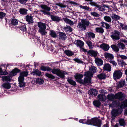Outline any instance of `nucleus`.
I'll use <instances>...</instances> for the list:
<instances>
[{
  "mask_svg": "<svg viewBox=\"0 0 127 127\" xmlns=\"http://www.w3.org/2000/svg\"><path fill=\"white\" fill-rule=\"evenodd\" d=\"M2 87L7 89H9L11 88L10 84L9 83H5L2 85Z\"/></svg>",
  "mask_w": 127,
  "mask_h": 127,
  "instance_id": "7c9ffc66",
  "label": "nucleus"
},
{
  "mask_svg": "<svg viewBox=\"0 0 127 127\" xmlns=\"http://www.w3.org/2000/svg\"><path fill=\"white\" fill-rule=\"evenodd\" d=\"M79 7L81 8L87 10H89L90 9V7L86 6H83L80 5Z\"/></svg>",
  "mask_w": 127,
  "mask_h": 127,
  "instance_id": "4d7b16f0",
  "label": "nucleus"
},
{
  "mask_svg": "<svg viewBox=\"0 0 127 127\" xmlns=\"http://www.w3.org/2000/svg\"><path fill=\"white\" fill-rule=\"evenodd\" d=\"M63 19L64 22L67 24H69L70 25H72L74 24V23L72 21L68 18H63Z\"/></svg>",
  "mask_w": 127,
  "mask_h": 127,
  "instance_id": "b1692460",
  "label": "nucleus"
},
{
  "mask_svg": "<svg viewBox=\"0 0 127 127\" xmlns=\"http://www.w3.org/2000/svg\"><path fill=\"white\" fill-rule=\"evenodd\" d=\"M20 29L21 30L23 31H26V25H24L20 27Z\"/></svg>",
  "mask_w": 127,
  "mask_h": 127,
  "instance_id": "0e129e2a",
  "label": "nucleus"
},
{
  "mask_svg": "<svg viewBox=\"0 0 127 127\" xmlns=\"http://www.w3.org/2000/svg\"><path fill=\"white\" fill-rule=\"evenodd\" d=\"M93 103L94 105L98 107L100 106L101 104L100 102L96 100L94 101Z\"/></svg>",
  "mask_w": 127,
  "mask_h": 127,
  "instance_id": "3c124183",
  "label": "nucleus"
},
{
  "mask_svg": "<svg viewBox=\"0 0 127 127\" xmlns=\"http://www.w3.org/2000/svg\"><path fill=\"white\" fill-rule=\"evenodd\" d=\"M87 52L90 55L94 57H96L97 54V52L93 50H90L88 51H87V52Z\"/></svg>",
  "mask_w": 127,
  "mask_h": 127,
  "instance_id": "412c9836",
  "label": "nucleus"
},
{
  "mask_svg": "<svg viewBox=\"0 0 127 127\" xmlns=\"http://www.w3.org/2000/svg\"><path fill=\"white\" fill-rule=\"evenodd\" d=\"M41 69L44 71H51L53 74H56L57 76L62 78H64L65 76L64 75L67 74L66 72L59 69H52L48 67L42 66L41 67Z\"/></svg>",
  "mask_w": 127,
  "mask_h": 127,
  "instance_id": "f03ea898",
  "label": "nucleus"
},
{
  "mask_svg": "<svg viewBox=\"0 0 127 127\" xmlns=\"http://www.w3.org/2000/svg\"><path fill=\"white\" fill-rule=\"evenodd\" d=\"M28 1V0H19V2L21 4L25 3Z\"/></svg>",
  "mask_w": 127,
  "mask_h": 127,
  "instance_id": "774afa93",
  "label": "nucleus"
},
{
  "mask_svg": "<svg viewBox=\"0 0 127 127\" xmlns=\"http://www.w3.org/2000/svg\"><path fill=\"white\" fill-rule=\"evenodd\" d=\"M97 8H98V10L100 11H103L105 10V6L104 5H98Z\"/></svg>",
  "mask_w": 127,
  "mask_h": 127,
  "instance_id": "2f4dec72",
  "label": "nucleus"
},
{
  "mask_svg": "<svg viewBox=\"0 0 127 127\" xmlns=\"http://www.w3.org/2000/svg\"><path fill=\"white\" fill-rule=\"evenodd\" d=\"M45 76L47 77L52 79H54L55 78V77L52 74L48 73H46L45 74Z\"/></svg>",
  "mask_w": 127,
  "mask_h": 127,
  "instance_id": "8fccbe9b",
  "label": "nucleus"
},
{
  "mask_svg": "<svg viewBox=\"0 0 127 127\" xmlns=\"http://www.w3.org/2000/svg\"><path fill=\"white\" fill-rule=\"evenodd\" d=\"M126 83L124 80H122L119 83V86L120 87H122L123 86L125 85Z\"/></svg>",
  "mask_w": 127,
  "mask_h": 127,
  "instance_id": "5fc2aeb1",
  "label": "nucleus"
},
{
  "mask_svg": "<svg viewBox=\"0 0 127 127\" xmlns=\"http://www.w3.org/2000/svg\"><path fill=\"white\" fill-rule=\"evenodd\" d=\"M111 17L113 20H117L120 19L119 16L115 14L112 15Z\"/></svg>",
  "mask_w": 127,
  "mask_h": 127,
  "instance_id": "603ef678",
  "label": "nucleus"
},
{
  "mask_svg": "<svg viewBox=\"0 0 127 127\" xmlns=\"http://www.w3.org/2000/svg\"><path fill=\"white\" fill-rule=\"evenodd\" d=\"M89 4L92 6H95L96 7L98 5L96 3L92 1H91L90 2Z\"/></svg>",
  "mask_w": 127,
  "mask_h": 127,
  "instance_id": "052dcab7",
  "label": "nucleus"
},
{
  "mask_svg": "<svg viewBox=\"0 0 127 127\" xmlns=\"http://www.w3.org/2000/svg\"><path fill=\"white\" fill-rule=\"evenodd\" d=\"M59 38L62 40H64L67 38L66 34L64 33L60 32L59 34Z\"/></svg>",
  "mask_w": 127,
  "mask_h": 127,
  "instance_id": "393cba45",
  "label": "nucleus"
},
{
  "mask_svg": "<svg viewBox=\"0 0 127 127\" xmlns=\"http://www.w3.org/2000/svg\"><path fill=\"white\" fill-rule=\"evenodd\" d=\"M35 82L36 83L38 84H42L43 83L44 80L42 79L39 78H37L35 80Z\"/></svg>",
  "mask_w": 127,
  "mask_h": 127,
  "instance_id": "58836bf2",
  "label": "nucleus"
},
{
  "mask_svg": "<svg viewBox=\"0 0 127 127\" xmlns=\"http://www.w3.org/2000/svg\"><path fill=\"white\" fill-rule=\"evenodd\" d=\"M86 36L89 38L91 39V38H94L95 37V34L92 32H87L86 34Z\"/></svg>",
  "mask_w": 127,
  "mask_h": 127,
  "instance_id": "4be33fe9",
  "label": "nucleus"
},
{
  "mask_svg": "<svg viewBox=\"0 0 127 127\" xmlns=\"http://www.w3.org/2000/svg\"><path fill=\"white\" fill-rule=\"evenodd\" d=\"M105 57L107 59L112 60L113 59L114 56L112 54L107 53L104 54Z\"/></svg>",
  "mask_w": 127,
  "mask_h": 127,
  "instance_id": "a211bd4d",
  "label": "nucleus"
},
{
  "mask_svg": "<svg viewBox=\"0 0 127 127\" xmlns=\"http://www.w3.org/2000/svg\"><path fill=\"white\" fill-rule=\"evenodd\" d=\"M64 29L65 32L69 31L71 32L72 30V29L70 27L68 26H66L64 27Z\"/></svg>",
  "mask_w": 127,
  "mask_h": 127,
  "instance_id": "79ce46f5",
  "label": "nucleus"
},
{
  "mask_svg": "<svg viewBox=\"0 0 127 127\" xmlns=\"http://www.w3.org/2000/svg\"><path fill=\"white\" fill-rule=\"evenodd\" d=\"M95 30L96 32L100 33H103L104 32V30L101 27L96 28Z\"/></svg>",
  "mask_w": 127,
  "mask_h": 127,
  "instance_id": "cd10ccee",
  "label": "nucleus"
},
{
  "mask_svg": "<svg viewBox=\"0 0 127 127\" xmlns=\"http://www.w3.org/2000/svg\"><path fill=\"white\" fill-rule=\"evenodd\" d=\"M2 80L3 81H10L11 80L10 77L8 76H4L2 77Z\"/></svg>",
  "mask_w": 127,
  "mask_h": 127,
  "instance_id": "49530a36",
  "label": "nucleus"
},
{
  "mask_svg": "<svg viewBox=\"0 0 127 127\" xmlns=\"http://www.w3.org/2000/svg\"><path fill=\"white\" fill-rule=\"evenodd\" d=\"M111 66L109 64H104L103 67V70L108 71H110L111 70Z\"/></svg>",
  "mask_w": 127,
  "mask_h": 127,
  "instance_id": "f8f14e48",
  "label": "nucleus"
},
{
  "mask_svg": "<svg viewBox=\"0 0 127 127\" xmlns=\"http://www.w3.org/2000/svg\"><path fill=\"white\" fill-rule=\"evenodd\" d=\"M81 22L85 26H88L90 24L89 21L86 20H82Z\"/></svg>",
  "mask_w": 127,
  "mask_h": 127,
  "instance_id": "37998d69",
  "label": "nucleus"
},
{
  "mask_svg": "<svg viewBox=\"0 0 127 127\" xmlns=\"http://www.w3.org/2000/svg\"><path fill=\"white\" fill-rule=\"evenodd\" d=\"M6 14L2 12H0V18L1 19H2L5 17Z\"/></svg>",
  "mask_w": 127,
  "mask_h": 127,
  "instance_id": "680f3d73",
  "label": "nucleus"
},
{
  "mask_svg": "<svg viewBox=\"0 0 127 127\" xmlns=\"http://www.w3.org/2000/svg\"><path fill=\"white\" fill-rule=\"evenodd\" d=\"M41 7L43 10H41L40 11L43 13L44 15L47 14L48 16L50 15V13L49 11L51 10L50 8L46 5H42L40 6Z\"/></svg>",
  "mask_w": 127,
  "mask_h": 127,
  "instance_id": "423d86ee",
  "label": "nucleus"
},
{
  "mask_svg": "<svg viewBox=\"0 0 127 127\" xmlns=\"http://www.w3.org/2000/svg\"><path fill=\"white\" fill-rule=\"evenodd\" d=\"M120 32L116 30H114L111 32L110 36L114 41L119 40L120 39Z\"/></svg>",
  "mask_w": 127,
  "mask_h": 127,
  "instance_id": "0eeeda50",
  "label": "nucleus"
},
{
  "mask_svg": "<svg viewBox=\"0 0 127 127\" xmlns=\"http://www.w3.org/2000/svg\"><path fill=\"white\" fill-rule=\"evenodd\" d=\"M111 47L115 51L118 52L119 49L118 47L116 45H113L111 46Z\"/></svg>",
  "mask_w": 127,
  "mask_h": 127,
  "instance_id": "c03bdc74",
  "label": "nucleus"
},
{
  "mask_svg": "<svg viewBox=\"0 0 127 127\" xmlns=\"http://www.w3.org/2000/svg\"><path fill=\"white\" fill-rule=\"evenodd\" d=\"M18 21L17 20L12 19L11 20V24L12 25L15 26L18 24Z\"/></svg>",
  "mask_w": 127,
  "mask_h": 127,
  "instance_id": "a19ab883",
  "label": "nucleus"
},
{
  "mask_svg": "<svg viewBox=\"0 0 127 127\" xmlns=\"http://www.w3.org/2000/svg\"><path fill=\"white\" fill-rule=\"evenodd\" d=\"M117 106V104H116V102L114 101L112 102V104H111L109 105L110 107H113Z\"/></svg>",
  "mask_w": 127,
  "mask_h": 127,
  "instance_id": "e2e57ef3",
  "label": "nucleus"
},
{
  "mask_svg": "<svg viewBox=\"0 0 127 127\" xmlns=\"http://www.w3.org/2000/svg\"><path fill=\"white\" fill-rule=\"evenodd\" d=\"M66 54L68 56H71L73 55V53L71 51L69 50H66L64 51Z\"/></svg>",
  "mask_w": 127,
  "mask_h": 127,
  "instance_id": "e433bc0d",
  "label": "nucleus"
},
{
  "mask_svg": "<svg viewBox=\"0 0 127 127\" xmlns=\"http://www.w3.org/2000/svg\"><path fill=\"white\" fill-rule=\"evenodd\" d=\"M98 78L100 79H102L105 78L106 75L104 73H101L97 75Z\"/></svg>",
  "mask_w": 127,
  "mask_h": 127,
  "instance_id": "de8ad7c7",
  "label": "nucleus"
},
{
  "mask_svg": "<svg viewBox=\"0 0 127 127\" xmlns=\"http://www.w3.org/2000/svg\"><path fill=\"white\" fill-rule=\"evenodd\" d=\"M28 72L27 71H23L20 73V76L18 78L19 86L20 87H24L25 84L24 82V77L27 76Z\"/></svg>",
  "mask_w": 127,
  "mask_h": 127,
  "instance_id": "20e7f679",
  "label": "nucleus"
},
{
  "mask_svg": "<svg viewBox=\"0 0 127 127\" xmlns=\"http://www.w3.org/2000/svg\"><path fill=\"white\" fill-rule=\"evenodd\" d=\"M38 26L39 28L38 32L40 33L42 35H45L47 33L45 30L46 28V27L45 24L39 22L38 23Z\"/></svg>",
  "mask_w": 127,
  "mask_h": 127,
  "instance_id": "39448f33",
  "label": "nucleus"
},
{
  "mask_svg": "<svg viewBox=\"0 0 127 127\" xmlns=\"http://www.w3.org/2000/svg\"><path fill=\"white\" fill-rule=\"evenodd\" d=\"M49 34L51 37L54 38H55L57 36L56 32L53 30L50 31V32L49 33Z\"/></svg>",
  "mask_w": 127,
  "mask_h": 127,
  "instance_id": "4c0bfd02",
  "label": "nucleus"
},
{
  "mask_svg": "<svg viewBox=\"0 0 127 127\" xmlns=\"http://www.w3.org/2000/svg\"><path fill=\"white\" fill-rule=\"evenodd\" d=\"M86 77H88L91 78L93 76V74L90 71H88L85 72L84 75Z\"/></svg>",
  "mask_w": 127,
  "mask_h": 127,
  "instance_id": "a878e982",
  "label": "nucleus"
},
{
  "mask_svg": "<svg viewBox=\"0 0 127 127\" xmlns=\"http://www.w3.org/2000/svg\"><path fill=\"white\" fill-rule=\"evenodd\" d=\"M127 107V100L122 102L118 106L119 109H113L111 111V118L112 120H114L115 117L118 115L120 114L123 111L122 109Z\"/></svg>",
  "mask_w": 127,
  "mask_h": 127,
  "instance_id": "f257e3e1",
  "label": "nucleus"
},
{
  "mask_svg": "<svg viewBox=\"0 0 127 127\" xmlns=\"http://www.w3.org/2000/svg\"><path fill=\"white\" fill-rule=\"evenodd\" d=\"M89 70L92 73H95L96 72L97 69L95 66H92L89 68Z\"/></svg>",
  "mask_w": 127,
  "mask_h": 127,
  "instance_id": "ea45409f",
  "label": "nucleus"
},
{
  "mask_svg": "<svg viewBox=\"0 0 127 127\" xmlns=\"http://www.w3.org/2000/svg\"><path fill=\"white\" fill-rule=\"evenodd\" d=\"M75 78L76 79V80L79 83L82 84L83 80L81 79L83 77V75L82 74H77L74 76Z\"/></svg>",
  "mask_w": 127,
  "mask_h": 127,
  "instance_id": "9b49d317",
  "label": "nucleus"
},
{
  "mask_svg": "<svg viewBox=\"0 0 127 127\" xmlns=\"http://www.w3.org/2000/svg\"><path fill=\"white\" fill-rule=\"evenodd\" d=\"M79 122L82 123L93 125L98 127H100L101 124V120L96 117L92 118L91 120L86 119H80Z\"/></svg>",
  "mask_w": 127,
  "mask_h": 127,
  "instance_id": "7ed1b4c3",
  "label": "nucleus"
},
{
  "mask_svg": "<svg viewBox=\"0 0 127 127\" xmlns=\"http://www.w3.org/2000/svg\"><path fill=\"white\" fill-rule=\"evenodd\" d=\"M91 14L92 15L96 17L99 16V14L96 12H92L91 13Z\"/></svg>",
  "mask_w": 127,
  "mask_h": 127,
  "instance_id": "bf43d9fd",
  "label": "nucleus"
},
{
  "mask_svg": "<svg viewBox=\"0 0 127 127\" xmlns=\"http://www.w3.org/2000/svg\"><path fill=\"white\" fill-rule=\"evenodd\" d=\"M25 18L29 24H31L33 22V17L31 16L27 15L25 17Z\"/></svg>",
  "mask_w": 127,
  "mask_h": 127,
  "instance_id": "ddd939ff",
  "label": "nucleus"
},
{
  "mask_svg": "<svg viewBox=\"0 0 127 127\" xmlns=\"http://www.w3.org/2000/svg\"><path fill=\"white\" fill-rule=\"evenodd\" d=\"M67 81L69 84L73 86H75L76 85V83L75 81L73 80L71 78H67Z\"/></svg>",
  "mask_w": 127,
  "mask_h": 127,
  "instance_id": "c85d7f7f",
  "label": "nucleus"
},
{
  "mask_svg": "<svg viewBox=\"0 0 127 127\" xmlns=\"http://www.w3.org/2000/svg\"><path fill=\"white\" fill-rule=\"evenodd\" d=\"M86 43L87 44L90 49H92L93 48L94 46L92 45V42L90 41H87L86 42Z\"/></svg>",
  "mask_w": 127,
  "mask_h": 127,
  "instance_id": "09e8293b",
  "label": "nucleus"
},
{
  "mask_svg": "<svg viewBox=\"0 0 127 127\" xmlns=\"http://www.w3.org/2000/svg\"><path fill=\"white\" fill-rule=\"evenodd\" d=\"M34 74L37 75L38 76H40L41 74V72L38 69H35L32 72Z\"/></svg>",
  "mask_w": 127,
  "mask_h": 127,
  "instance_id": "864d4df0",
  "label": "nucleus"
},
{
  "mask_svg": "<svg viewBox=\"0 0 127 127\" xmlns=\"http://www.w3.org/2000/svg\"><path fill=\"white\" fill-rule=\"evenodd\" d=\"M84 42L80 40H76V44L77 47H79L80 48V51H83L84 52H87V50L82 47L84 46Z\"/></svg>",
  "mask_w": 127,
  "mask_h": 127,
  "instance_id": "6e6552de",
  "label": "nucleus"
},
{
  "mask_svg": "<svg viewBox=\"0 0 127 127\" xmlns=\"http://www.w3.org/2000/svg\"><path fill=\"white\" fill-rule=\"evenodd\" d=\"M104 19L106 22H110L111 21V17L108 16H105L104 17Z\"/></svg>",
  "mask_w": 127,
  "mask_h": 127,
  "instance_id": "a18cd8bd",
  "label": "nucleus"
},
{
  "mask_svg": "<svg viewBox=\"0 0 127 127\" xmlns=\"http://www.w3.org/2000/svg\"><path fill=\"white\" fill-rule=\"evenodd\" d=\"M107 98L110 100H113L115 99V95L112 94H110L108 95Z\"/></svg>",
  "mask_w": 127,
  "mask_h": 127,
  "instance_id": "c756f323",
  "label": "nucleus"
},
{
  "mask_svg": "<svg viewBox=\"0 0 127 127\" xmlns=\"http://www.w3.org/2000/svg\"><path fill=\"white\" fill-rule=\"evenodd\" d=\"M50 15L51 19L53 21L58 22L61 20V18L59 17L51 15Z\"/></svg>",
  "mask_w": 127,
  "mask_h": 127,
  "instance_id": "4468645a",
  "label": "nucleus"
},
{
  "mask_svg": "<svg viewBox=\"0 0 127 127\" xmlns=\"http://www.w3.org/2000/svg\"><path fill=\"white\" fill-rule=\"evenodd\" d=\"M77 27L82 30H85L86 29V26L82 23H79L78 24Z\"/></svg>",
  "mask_w": 127,
  "mask_h": 127,
  "instance_id": "bb28decb",
  "label": "nucleus"
},
{
  "mask_svg": "<svg viewBox=\"0 0 127 127\" xmlns=\"http://www.w3.org/2000/svg\"><path fill=\"white\" fill-rule=\"evenodd\" d=\"M122 70H116L115 71L113 75L114 78L115 79L120 78L122 76L123 73Z\"/></svg>",
  "mask_w": 127,
  "mask_h": 127,
  "instance_id": "1a4fd4ad",
  "label": "nucleus"
},
{
  "mask_svg": "<svg viewBox=\"0 0 127 127\" xmlns=\"http://www.w3.org/2000/svg\"><path fill=\"white\" fill-rule=\"evenodd\" d=\"M117 45L119 48H121L122 49H124L125 48V45L122 43H119Z\"/></svg>",
  "mask_w": 127,
  "mask_h": 127,
  "instance_id": "6e6d98bb",
  "label": "nucleus"
},
{
  "mask_svg": "<svg viewBox=\"0 0 127 127\" xmlns=\"http://www.w3.org/2000/svg\"><path fill=\"white\" fill-rule=\"evenodd\" d=\"M19 71V70L17 68H15L11 71L9 73V75L10 76H12L16 75V74Z\"/></svg>",
  "mask_w": 127,
  "mask_h": 127,
  "instance_id": "dca6fc26",
  "label": "nucleus"
},
{
  "mask_svg": "<svg viewBox=\"0 0 127 127\" xmlns=\"http://www.w3.org/2000/svg\"><path fill=\"white\" fill-rule=\"evenodd\" d=\"M119 56L121 59L123 60H126L127 59V57L126 56L123 55H119Z\"/></svg>",
  "mask_w": 127,
  "mask_h": 127,
  "instance_id": "338daca9",
  "label": "nucleus"
},
{
  "mask_svg": "<svg viewBox=\"0 0 127 127\" xmlns=\"http://www.w3.org/2000/svg\"><path fill=\"white\" fill-rule=\"evenodd\" d=\"M27 10L25 8H21L20 9L19 12L22 14L25 15L27 13Z\"/></svg>",
  "mask_w": 127,
  "mask_h": 127,
  "instance_id": "72a5a7b5",
  "label": "nucleus"
},
{
  "mask_svg": "<svg viewBox=\"0 0 127 127\" xmlns=\"http://www.w3.org/2000/svg\"><path fill=\"white\" fill-rule=\"evenodd\" d=\"M118 64L119 65L121 66L122 67L127 65L125 62L123 60L118 61Z\"/></svg>",
  "mask_w": 127,
  "mask_h": 127,
  "instance_id": "f704fd0d",
  "label": "nucleus"
},
{
  "mask_svg": "<svg viewBox=\"0 0 127 127\" xmlns=\"http://www.w3.org/2000/svg\"><path fill=\"white\" fill-rule=\"evenodd\" d=\"M55 4L59 6L61 8H64L66 7V6L65 5L61 2L56 3Z\"/></svg>",
  "mask_w": 127,
  "mask_h": 127,
  "instance_id": "13d9d810",
  "label": "nucleus"
},
{
  "mask_svg": "<svg viewBox=\"0 0 127 127\" xmlns=\"http://www.w3.org/2000/svg\"><path fill=\"white\" fill-rule=\"evenodd\" d=\"M119 122L120 126H125L126 125L125 122L124 120L123 119H120L119 120Z\"/></svg>",
  "mask_w": 127,
  "mask_h": 127,
  "instance_id": "473e14b6",
  "label": "nucleus"
},
{
  "mask_svg": "<svg viewBox=\"0 0 127 127\" xmlns=\"http://www.w3.org/2000/svg\"><path fill=\"white\" fill-rule=\"evenodd\" d=\"M115 95V99H119L120 100H122L126 96L122 92H119L116 94Z\"/></svg>",
  "mask_w": 127,
  "mask_h": 127,
  "instance_id": "9d476101",
  "label": "nucleus"
},
{
  "mask_svg": "<svg viewBox=\"0 0 127 127\" xmlns=\"http://www.w3.org/2000/svg\"><path fill=\"white\" fill-rule=\"evenodd\" d=\"M91 82V79L88 77H85L83 80L82 84H85L86 83H90Z\"/></svg>",
  "mask_w": 127,
  "mask_h": 127,
  "instance_id": "6ab92c4d",
  "label": "nucleus"
},
{
  "mask_svg": "<svg viewBox=\"0 0 127 127\" xmlns=\"http://www.w3.org/2000/svg\"><path fill=\"white\" fill-rule=\"evenodd\" d=\"M97 97L99 100L101 101H104L106 100V97L104 95L100 94L98 95L97 96Z\"/></svg>",
  "mask_w": 127,
  "mask_h": 127,
  "instance_id": "aec40b11",
  "label": "nucleus"
},
{
  "mask_svg": "<svg viewBox=\"0 0 127 127\" xmlns=\"http://www.w3.org/2000/svg\"><path fill=\"white\" fill-rule=\"evenodd\" d=\"M73 60L76 62L79 63H83V61L78 59L76 58L74 59Z\"/></svg>",
  "mask_w": 127,
  "mask_h": 127,
  "instance_id": "69168bd1",
  "label": "nucleus"
},
{
  "mask_svg": "<svg viewBox=\"0 0 127 127\" xmlns=\"http://www.w3.org/2000/svg\"><path fill=\"white\" fill-rule=\"evenodd\" d=\"M102 26L103 27H105L107 29H109L110 27L109 25L108 24L102 22H101Z\"/></svg>",
  "mask_w": 127,
  "mask_h": 127,
  "instance_id": "c9c22d12",
  "label": "nucleus"
},
{
  "mask_svg": "<svg viewBox=\"0 0 127 127\" xmlns=\"http://www.w3.org/2000/svg\"><path fill=\"white\" fill-rule=\"evenodd\" d=\"M95 63L98 65H101L103 64V61L100 59L95 58Z\"/></svg>",
  "mask_w": 127,
  "mask_h": 127,
  "instance_id": "f3484780",
  "label": "nucleus"
},
{
  "mask_svg": "<svg viewBox=\"0 0 127 127\" xmlns=\"http://www.w3.org/2000/svg\"><path fill=\"white\" fill-rule=\"evenodd\" d=\"M97 90L95 89H90L89 91V94L91 95H93L95 96L97 95Z\"/></svg>",
  "mask_w": 127,
  "mask_h": 127,
  "instance_id": "5701e85b",
  "label": "nucleus"
},
{
  "mask_svg": "<svg viewBox=\"0 0 127 127\" xmlns=\"http://www.w3.org/2000/svg\"><path fill=\"white\" fill-rule=\"evenodd\" d=\"M100 47L105 51H108L109 48V46L108 45L105 43L101 44Z\"/></svg>",
  "mask_w": 127,
  "mask_h": 127,
  "instance_id": "2eb2a0df",
  "label": "nucleus"
}]
</instances>
